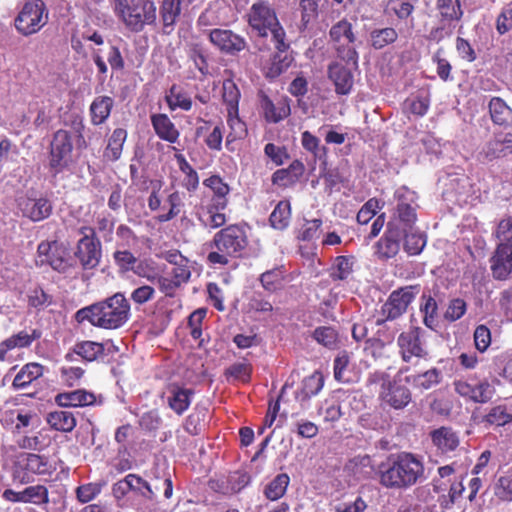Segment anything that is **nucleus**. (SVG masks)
Instances as JSON below:
<instances>
[{"instance_id":"nucleus-4","label":"nucleus","mask_w":512,"mask_h":512,"mask_svg":"<svg viewBox=\"0 0 512 512\" xmlns=\"http://www.w3.org/2000/svg\"><path fill=\"white\" fill-rule=\"evenodd\" d=\"M211 251L207 260L212 265H227L231 258L242 255L248 245L246 229L237 224L229 225L218 231L212 241Z\"/></svg>"},{"instance_id":"nucleus-5","label":"nucleus","mask_w":512,"mask_h":512,"mask_svg":"<svg viewBox=\"0 0 512 512\" xmlns=\"http://www.w3.org/2000/svg\"><path fill=\"white\" fill-rule=\"evenodd\" d=\"M114 11L126 28L132 32H141L146 25H155L157 14L153 0L129 1L115 0Z\"/></svg>"},{"instance_id":"nucleus-2","label":"nucleus","mask_w":512,"mask_h":512,"mask_svg":"<svg viewBox=\"0 0 512 512\" xmlns=\"http://www.w3.org/2000/svg\"><path fill=\"white\" fill-rule=\"evenodd\" d=\"M129 317L130 304L120 292L83 307L75 313V320L79 324L88 322L94 327L108 330L122 327Z\"/></svg>"},{"instance_id":"nucleus-30","label":"nucleus","mask_w":512,"mask_h":512,"mask_svg":"<svg viewBox=\"0 0 512 512\" xmlns=\"http://www.w3.org/2000/svg\"><path fill=\"white\" fill-rule=\"evenodd\" d=\"M492 122L499 126L512 125V109L500 97H493L489 102Z\"/></svg>"},{"instance_id":"nucleus-31","label":"nucleus","mask_w":512,"mask_h":512,"mask_svg":"<svg viewBox=\"0 0 512 512\" xmlns=\"http://www.w3.org/2000/svg\"><path fill=\"white\" fill-rule=\"evenodd\" d=\"M261 107L267 121L277 123L290 114V107L284 100L276 103L271 101L267 96L261 100Z\"/></svg>"},{"instance_id":"nucleus-35","label":"nucleus","mask_w":512,"mask_h":512,"mask_svg":"<svg viewBox=\"0 0 512 512\" xmlns=\"http://www.w3.org/2000/svg\"><path fill=\"white\" fill-rule=\"evenodd\" d=\"M401 229L403 231V236L405 237L404 250L409 255L420 254L427 243L426 235L422 232L414 231L413 227L410 229L405 226H401Z\"/></svg>"},{"instance_id":"nucleus-11","label":"nucleus","mask_w":512,"mask_h":512,"mask_svg":"<svg viewBox=\"0 0 512 512\" xmlns=\"http://www.w3.org/2000/svg\"><path fill=\"white\" fill-rule=\"evenodd\" d=\"M80 233L82 237L78 241L75 256L84 269H93L100 262L101 244L95 238L92 228L82 227Z\"/></svg>"},{"instance_id":"nucleus-22","label":"nucleus","mask_w":512,"mask_h":512,"mask_svg":"<svg viewBox=\"0 0 512 512\" xmlns=\"http://www.w3.org/2000/svg\"><path fill=\"white\" fill-rule=\"evenodd\" d=\"M328 75L338 94L346 95L350 92L354 79L349 68L335 62L329 65Z\"/></svg>"},{"instance_id":"nucleus-18","label":"nucleus","mask_w":512,"mask_h":512,"mask_svg":"<svg viewBox=\"0 0 512 512\" xmlns=\"http://www.w3.org/2000/svg\"><path fill=\"white\" fill-rule=\"evenodd\" d=\"M453 385L458 395L475 403H487L495 394L494 386L487 380L475 385L466 380H456Z\"/></svg>"},{"instance_id":"nucleus-19","label":"nucleus","mask_w":512,"mask_h":512,"mask_svg":"<svg viewBox=\"0 0 512 512\" xmlns=\"http://www.w3.org/2000/svg\"><path fill=\"white\" fill-rule=\"evenodd\" d=\"M40 336V332L33 329L30 333L22 330L4 339L0 342V361L12 362L13 357L9 354L12 350L27 348Z\"/></svg>"},{"instance_id":"nucleus-37","label":"nucleus","mask_w":512,"mask_h":512,"mask_svg":"<svg viewBox=\"0 0 512 512\" xmlns=\"http://www.w3.org/2000/svg\"><path fill=\"white\" fill-rule=\"evenodd\" d=\"M43 374V366L38 363L24 365L13 380V386L18 389L26 388Z\"/></svg>"},{"instance_id":"nucleus-26","label":"nucleus","mask_w":512,"mask_h":512,"mask_svg":"<svg viewBox=\"0 0 512 512\" xmlns=\"http://www.w3.org/2000/svg\"><path fill=\"white\" fill-rule=\"evenodd\" d=\"M302 162L295 160L288 168L279 169L272 175V182L275 185L288 187L295 184L304 173Z\"/></svg>"},{"instance_id":"nucleus-41","label":"nucleus","mask_w":512,"mask_h":512,"mask_svg":"<svg viewBox=\"0 0 512 512\" xmlns=\"http://www.w3.org/2000/svg\"><path fill=\"white\" fill-rule=\"evenodd\" d=\"M47 422L52 428L62 432H70L76 426V419L72 412L59 410L48 414Z\"/></svg>"},{"instance_id":"nucleus-45","label":"nucleus","mask_w":512,"mask_h":512,"mask_svg":"<svg viewBox=\"0 0 512 512\" xmlns=\"http://www.w3.org/2000/svg\"><path fill=\"white\" fill-rule=\"evenodd\" d=\"M168 261L175 267L172 270V277L180 284L187 282L191 277V267L188 259L180 254H171Z\"/></svg>"},{"instance_id":"nucleus-58","label":"nucleus","mask_w":512,"mask_h":512,"mask_svg":"<svg viewBox=\"0 0 512 512\" xmlns=\"http://www.w3.org/2000/svg\"><path fill=\"white\" fill-rule=\"evenodd\" d=\"M102 483H87L76 489V497L81 503H88L96 498L102 491Z\"/></svg>"},{"instance_id":"nucleus-64","label":"nucleus","mask_w":512,"mask_h":512,"mask_svg":"<svg viewBox=\"0 0 512 512\" xmlns=\"http://www.w3.org/2000/svg\"><path fill=\"white\" fill-rule=\"evenodd\" d=\"M495 236L500 243H512V217L503 218L497 225Z\"/></svg>"},{"instance_id":"nucleus-42","label":"nucleus","mask_w":512,"mask_h":512,"mask_svg":"<svg viewBox=\"0 0 512 512\" xmlns=\"http://www.w3.org/2000/svg\"><path fill=\"white\" fill-rule=\"evenodd\" d=\"M166 102L171 110L189 111L192 108V99L189 94L176 85H173L167 93Z\"/></svg>"},{"instance_id":"nucleus-61","label":"nucleus","mask_w":512,"mask_h":512,"mask_svg":"<svg viewBox=\"0 0 512 512\" xmlns=\"http://www.w3.org/2000/svg\"><path fill=\"white\" fill-rule=\"evenodd\" d=\"M430 101L425 96L409 98L405 101V109L416 116H424L429 108Z\"/></svg>"},{"instance_id":"nucleus-49","label":"nucleus","mask_w":512,"mask_h":512,"mask_svg":"<svg viewBox=\"0 0 512 512\" xmlns=\"http://www.w3.org/2000/svg\"><path fill=\"white\" fill-rule=\"evenodd\" d=\"M223 101L227 111L230 113H238V104L240 100V91L232 80L223 82Z\"/></svg>"},{"instance_id":"nucleus-59","label":"nucleus","mask_w":512,"mask_h":512,"mask_svg":"<svg viewBox=\"0 0 512 512\" xmlns=\"http://www.w3.org/2000/svg\"><path fill=\"white\" fill-rule=\"evenodd\" d=\"M424 302L421 304V312L424 314L423 322L428 328H433L436 325L437 303L431 297H423Z\"/></svg>"},{"instance_id":"nucleus-8","label":"nucleus","mask_w":512,"mask_h":512,"mask_svg":"<svg viewBox=\"0 0 512 512\" xmlns=\"http://www.w3.org/2000/svg\"><path fill=\"white\" fill-rule=\"evenodd\" d=\"M73 134L65 129L57 130L49 149V169L53 174L63 172L72 163Z\"/></svg>"},{"instance_id":"nucleus-56","label":"nucleus","mask_w":512,"mask_h":512,"mask_svg":"<svg viewBox=\"0 0 512 512\" xmlns=\"http://www.w3.org/2000/svg\"><path fill=\"white\" fill-rule=\"evenodd\" d=\"M26 503L42 505L49 503L48 489L43 485L28 486L25 488Z\"/></svg>"},{"instance_id":"nucleus-52","label":"nucleus","mask_w":512,"mask_h":512,"mask_svg":"<svg viewBox=\"0 0 512 512\" xmlns=\"http://www.w3.org/2000/svg\"><path fill=\"white\" fill-rule=\"evenodd\" d=\"M313 338L328 349H335L338 344V333L332 327H318L313 332Z\"/></svg>"},{"instance_id":"nucleus-51","label":"nucleus","mask_w":512,"mask_h":512,"mask_svg":"<svg viewBox=\"0 0 512 512\" xmlns=\"http://www.w3.org/2000/svg\"><path fill=\"white\" fill-rule=\"evenodd\" d=\"M284 271L281 268H274L261 274L260 282L263 288L269 292H275L282 287Z\"/></svg>"},{"instance_id":"nucleus-6","label":"nucleus","mask_w":512,"mask_h":512,"mask_svg":"<svg viewBox=\"0 0 512 512\" xmlns=\"http://www.w3.org/2000/svg\"><path fill=\"white\" fill-rule=\"evenodd\" d=\"M368 385H379L378 397L381 402L395 410H402L409 405L412 394L408 387L402 385L397 378H391L386 371L376 370L369 373Z\"/></svg>"},{"instance_id":"nucleus-12","label":"nucleus","mask_w":512,"mask_h":512,"mask_svg":"<svg viewBox=\"0 0 512 512\" xmlns=\"http://www.w3.org/2000/svg\"><path fill=\"white\" fill-rule=\"evenodd\" d=\"M423 331L414 327L408 331L402 332L397 338L399 353L404 362L409 363L414 358H426L428 351L423 342Z\"/></svg>"},{"instance_id":"nucleus-7","label":"nucleus","mask_w":512,"mask_h":512,"mask_svg":"<svg viewBox=\"0 0 512 512\" xmlns=\"http://www.w3.org/2000/svg\"><path fill=\"white\" fill-rule=\"evenodd\" d=\"M329 37L337 57L346 62L347 65L357 68L359 59L356 50L357 37L353 32L352 24L346 19H341L332 25L329 30Z\"/></svg>"},{"instance_id":"nucleus-34","label":"nucleus","mask_w":512,"mask_h":512,"mask_svg":"<svg viewBox=\"0 0 512 512\" xmlns=\"http://www.w3.org/2000/svg\"><path fill=\"white\" fill-rule=\"evenodd\" d=\"M301 18L297 23V28L301 34L311 30L313 23L318 15L317 0H301L300 2Z\"/></svg>"},{"instance_id":"nucleus-60","label":"nucleus","mask_w":512,"mask_h":512,"mask_svg":"<svg viewBox=\"0 0 512 512\" xmlns=\"http://www.w3.org/2000/svg\"><path fill=\"white\" fill-rule=\"evenodd\" d=\"M415 0H389L387 8L399 19L408 18L414 10Z\"/></svg>"},{"instance_id":"nucleus-38","label":"nucleus","mask_w":512,"mask_h":512,"mask_svg":"<svg viewBox=\"0 0 512 512\" xmlns=\"http://www.w3.org/2000/svg\"><path fill=\"white\" fill-rule=\"evenodd\" d=\"M126 138L127 131L123 128H116L108 139L104 156L110 161H117L121 157Z\"/></svg>"},{"instance_id":"nucleus-46","label":"nucleus","mask_w":512,"mask_h":512,"mask_svg":"<svg viewBox=\"0 0 512 512\" xmlns=\"http://www.w3.org/2000/svg\"><path fill=\"white\" fill-rule=\"evenodd\" d=\"M290 216V203L288 201H280L270 215L271 226L279 230L286 228L289 224Z\"/></svg>"},{"instance_id":"nucleus-57","label":"nucleus","mask_w":512,"mask_h":512,"mask_svg":"<svg viewBox=\"0 0 512 512\" xmlns=\"http://www.w3.org/2000/svg\"><path fill=\"white\" fill-rule=\"evenodd\" d=\"M350 464L358 478H368L374 471L372 460L368 455L357 456L351 460Z\"/></svg>"},{"instance_id":"nucleus-17","label":"nucleus","mask_w":512,"mask_h":512,"mask_svg":"<svg viewBox=\"0 0 512 512\" xmlns=\"http://www.w3.org/2000/svg\"><path fill=\"white\" fill-rule=\"evenodd\" d=\"M403 231L396 221H389L384 235L375 245V254L379 259L386 260L397 255Z\"/></svg>"},{"instance_id":"nucleus-55","label":"nucleus","mask_w":512,"mask_h":512,"mask_svg":"<svg viewBox=\"0 0 512 512\" xmlns=\"http://www.w3.org/2000/svg\"><path fill=\"white\" fill-rule=\"evenodd\" d=\"M354 264L353 257L338 256L335 259L331 276L336 280H345L352 273Z\"/></svg>"},{"instance_id":"nucleus-54","label":"nucleus","mask_w":512,"mask_h":512,"mask_svg":"<svg viewBox=\"0 0 512 512\" xmlns=\"http://www.w3.org/2000/svg\"><path fill=\"white\" fill-rule=\"evenodd\" d=\"M494 493L502 501H512V468L498 478Z\"/></svg>"},{"instance_id":"nucleus-50","label":"nucleus","mask_w":512,"mask_h":512,"mask_svg":"<svg viewBox=\"0 0 512 512\" xmlns=\"http://www.w3.org/2000/svg\"><path fill=\"white\" fill-rule=\"evenodd\" d=\"M166 204L169 206L168 212L160 214L157 218L160 222H168L178 216L184 206L183 195L174 191L168 195Z\"/></svg>"},{"instance_id":"nucleus-21","label":"nucleus","mask_w":512,"mask_h":512,"mask_svg":"<svg viewBox=\"0 0 512 512\" xmlns=\"http://www.w3.org/2000/svg\"><path fill=\"white\" fill-rule=\"evenodd\" d=\"M431 441L437 452L448 454L454 451L460 444L459 437L455 431L449 427H440L430 433Z\"/></svg>"},{"instance_id":"nucleus-1","label":"nucleus","mask_w":512,"mask_h":512,"mask_svg":"<svg viewBox=\"0 0 512 512\" xmlns=\"http://www.w3.org/2000/svg\"><path fill=\"white\" fill-rule=\"evenodd\" d=\"M246 17L249 27L258 37L266 38L268 35H271L278 53L273 58L268 75L270 77L280 75L289 66L291 61L287 56L281 59L280 53L286 52L290 47V43L275 10L269 3L260 1L252 4Z\"/></svg>"},{"instance_id":"nucleus-62","label":"nucleus","mask_w":512,"mask_h":512,"mask_svg":"<svg viewBox=\"0 0 512 512\" xmlns=\"http://www.w3.org/2000/svg\"><path fill=\"white\" fill-rule=\"evenodd\" d=\"M61 381L67 386H75L84 374V370L80 367L63 366L59 370Z\"/></svg>"},{"instance_id":"nucleus-27","label":"nucleus","mask_w":512,"mask_h":512,"mask_svg":"<svg viewBox=\"0 0 512 512\" xmlns=\"http://www.w3.org/2000/svg\"><path fill=\"white\" fill-rule=\"evenodd\" d=\"M442 380V373L437 368L429 369L423 373L406 376L405 381L413 388L421 391L429 390L438 385Z\"/></svg>"},{"instance_id":"nucleus-43","label":"nucleus","mask_w":512,"mask_h":512,"mask_svg":"<svg viewBox=\"0 0 512 512\" xmlns=\"http://www.w3.org/2000/svg\"><path fill=\"white\" fill-rule=\"evenodd\" d=\"M73 352L82 359L92 362L103 355L104 345L95 341H82L75 344Z\"/></svg>"},{"instance_id":"nucleus-47","label":"nucleus","mask_w":512,"mask_h":512,"mask_svg":"<svg viewBox=\"0 0 512 512\" xmlns=\"http://www.w3.org/2000/svg\"><path fill=\"white\" fill-rule=\"evenodd\" d=\"M483 422L488 425L504 426L512 422V412L506 405L494 406L483 417Z\"/></svg>"},{"instance_id":"nucleus-40","label":"nucleus","mask_w":512,"mask_h":512,"mask_svg":"<svg viewBox=\"0 0 512 512\" xmlns=\"http://www.w3.org/2000/svg\"><path fill=\"white\" fill-rule=\"evenodd\" d=\"M290 477L286 473L275 476L264 488V495L271 501H277L282 498L289 486Z\"/></svg>"},{"instance_id":"nucleus-16","label":"nucleus","mask_w":512,"mask_h":512,"mask_svg":"<svg viewBox=\"0 0 512 512\" xmlns=\"http://www.w3.org/2000/svg\"><path fill=\"white\" fill-rule=\"evenodd\" d=\"M210 42L223 54L235 56L247 47L246 39L230 29L216 28L209 33Z\"/></svg>"},{"instance_id":"nucleus-9","label":"nucleus","mask_w":512,"mask_h":512,"mask_svg":"<svg viewBox=\"0 0 512 512\" xmlns=\"http://www.w3.org/2000/svg\"><path fill=\"white\" fill-rule=\"evenodd\" d=\"M48 21L46 5L42 0L27 1L15 19L19 33L29 36L37 33Z\"/></svg>"},{"instance_id":"nucleus-33","label":"nucleus","mask_w":512,"mask_h":512,"mask_svg":"<svg viewBox=\"0 0 512 512\" xmlns=\"http://www.w3.org/2000/svg\"><path fill=\"white\" fill-rule=\"evenodd\" d=\"M204 185L211 188L214 197L212 199L213 201V207L216 210H222L227 205V198L230 188L229 186L222 180V178L218 175H213L209 178H207L204 181Z\"/></svg>"},{"instance_id":"nucleus-53","label":"nucleus","mask_w":512,"mask_h":512,"mask_svg":"<svg viewBox=\"0 0 512 512\" xmlns=\"http://www.w3.org/2000/svg\"><path fill=\"white\" fill-rule=\"evenodd\" d=\"M437 7L447 21L459 20L463 14L460 0H438Z\"/></svg>"},{"instance_id":"nucleus-10","label":"nucleus","mask_w":512,"mask_h":512,"mask_svg":"<svg viewBox=\"0 0 512 512\" xmlns=\"http://www.w3.org/2000/svg\"><path fill=\"white\" fill-rule=\"evenodd\" d=\"M417 194L406 186L399 187L394 193V213L391 221L401 227L412 228L417 220Z\"/></svg>"},{"instance_id":"nucleus-63","label":"nucleus","mask_w":512,"mask_h":512,"mask_svg":"<svg viewBox=\"0 0 512 512\" xmlns=\"http://www.w3.org/2000/svg\"><path fill=\"white\" fill-rule=\"evenodd\" d=\"M154 297L155 289L151 285L138 286L130 294V299L137 305H143L151 301Z\"/></svg>"},{"instance_id":"nucleus-28","label":"nucleus","mask_w":512,"mask_h":512,"mask_svg":"<svg viewBox=\"0 0 512 512\" xmlns=\"http://www.w3.org/2000/svg\"><path fill=\"white\" fill-rule=\"evenodd\" d=\"M19 464L23 469L37 475L51 474L55 470L47 457L33 453L24 455Z\"/></svg>"},{"instance_id":"nucleus-29","label":"nucleus","mask_w":512,"mask_h":512,"mask_svg":"<svg viewBox=\"0 0 512 512\" xmlns=\"http://www.w3.org/2000/svg\"><path fill=\"white\" fill-rule=\"evenodd\" d=\"M113 105L114 100L109 96L96 97L89 107L91 123L96 126L103 124L109 118Z\"/></svg>"},{"instance_id":"nucleus-14","label":"nucleus","mask_w":512,"mask_h":512,"mask_svg":"<svg viewBox=\"0 0 512 512\" xmlns=\"http://www.w3.org/2000/svg\"><path fill=\"white\" fill-rule=\"evenodd\" d=\"M418 287L406 286L395 290L389 296L387 302L382 306V314L384 318L377 320V323H381L386 320H393L401 316L406 310L409 304L414 300L418 293Z\"/></svg>"},{"instance_id":"nucleus-32","label":"nucleus","mask_w":512,"mask_h":512,"mask_svg":"<svg viewBox=\"0 0 512 512\" xmlns=\"http://www.w3.org/2000/svg\"><path fill=\"white\" fill-rule=\"evenodd\" d=\"M192 1L193 0H162L160 13L164 28H172L182 8L189 5Z\"/></svg>"},{"instance_id":"nucleus-44","label":"nucleus","mask_w":512,"mask_h":512,"mask_svg":"<svg viewBox=\"0 0 512 512\" xmlns=\"http://www.w3.org/2000/svg\"><path fill=\"white\" fill-rule=\"evenodd\" d=\"M397 38L398 33L394 28L374 29L370 32L369 43L374 49L379 50L394 43Z\"/></svg>"},{"instance_id":"nucleus-25","label":"nucleus","mask_w":512,"mask_h":512,"mask_svg":"<svg viewBox=\"0 0 512 512\" xmlns=\"http://www.w3.org/2000/svg\"><path fill=\"white\" fill-rule=\"evenodd\" d=\"M55 401L61 407H83L92 405L96 398L93 393L79 389L60 393L56 396Z\"/></svg>"},{"instance_id":"nucleus-48","label":"nucleus","mask_w":512,"mask_h":512,"mask_svg":"<svg viewBox=\"0 0 512 512\" xmlns=\"http://www.w3.org/2000/svg\"><path fill=\"white\" fill-rule=\"evenodd\" d=\"M130 475L129 485L131 486V492H134L147 501H155L157 499L156 492L150 483L136 474L131 473Z\"/></svg>"},{"instance_id":"nucleus-15","label":"nucleus","mask_w":512,"mask_h":512,"mask_svg":"<svg viewBox=\"0 0 512 512\" xmlns=\"http://www.w3.org/2000/svg\"><path fill=\"white\" fill-rule=\"evenodd\" d=\"M512 154V133L500 132L487 141L477 153L480 163L488 164Z\"/></svg>"},{"instance_id":"nucleus-13","label":"nucleus","mask_w":512,"mask_h":512,"mask_svg":"<svg viewBox=\"0 0 512 512\" xmlns=\"http://www.w3.org/2000/svg\"><path fill=\"white\" fill-rule=\"evenodd\" d=\"M17 207L22 216L31 221H42L52 213V204L49 199L38 196L35 192H27L17 198Z\"/></svg>"},{"instance_id":"nucleus-3","label":"nucleus","mask_w":512,"mask_h":512,"mask_svg":"<svg viewBox=\"0 0 512 512\" xmlns=\"http://www.w3.org/2000/svg\"><path fill=\"white\" fill-rule=\"evenodd\" d=\"M424 478L422 461L411 453H401L379 468V481L386 488L406 489Z\"/></svg>"},{"instance_id":"nucleus-20","label":"nucleus","mask_w":512,"mask_h":512,"mask_svg":"<svg viewBox=\"0 0 512 512\" xmlns=\"http://www.w3.org/2000/svg\"><path fill=\"white\" fill-rule=\"evenodd\" d=\"M492 275L505 280L512 273V243H499L490 259Z\"/></svg>"},{"instance_id":"nucleus-36","label":"nucleus","mask_w":512,"mask_h":512,"mask_svg":"<svg viewBox=\"0 0 512 512\" xmlns=\"http://www.w3.org/2000/svg\"><path fill=\"white\" fill-rule=\"evenodd\" d=\"M324 385V379L320 372H314L306 377L302 382L301 390L296 394V399L300 402L307 401L310 397L317 395Z\"/></svg>"},{"instance_id":"nucleus-24","label":"nucleus","mask_w":512,"mask_h":512,"mask_svg":"<svg viewBox=\"0 0 512 512\" xmlns=\"http://www.w3.org/2000/svg\"><path fill=\"white\" fill-rule=\"evenodd\" d=\"M194 391L184 388L177 384L169 387L168 404L169 407L178 415L183 414L190 406Z\"/></svg>"},{"instance_id":"nucleus-23","label":"nucleus","mask_w":512,"mask_h":512,"mask_svg":"<svg viewBox=\"0 0 512 512\" xmlns=\"http://www.w3.org/2000/svg\"><path fill=\"white\" fill-rule=\"evenodd\" d=\"M151 123L156 135L169 143H176L179 139V131L166 114H153Z\"/></svg>"},{"instance_id":"nucleus-39","label":"nucleus","mask_w":512,"mask_h":512,"mask_svg":"<svg viewBox=\"0 0 512 512\" xmlns=\"http://www.w3.org/2000/svg\"><path fill=\"white\" fill-rule=\"evenodd\" d=\"M227 124L230 132L226 138V147L228 150L233 151V142L242 139L247 134L246 124L239 118L238 113H230L227 111Z\"/></svg>"}]
</instances>
